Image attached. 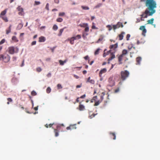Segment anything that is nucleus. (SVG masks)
<instances>
[{"label": "nucleus", "instance_id": "14", "mask_svg": "<svg viewBox=\"0 0 160 160\" xmlns=\"http://www.w3.org/2000/svg\"><path fill=\"white\" fill-rule=\"evenodd\" d=\"M66 41H69L70 43L71 44H73L74 43V40L72 38V37L70 38H68L66 40Z\"/></svg>", "mask_w": 160, "mask_h": 160}, {"label": "nucleus", "instance_id": "1", "mask_svg": "<svg viewBox=\"0 0 160 160\" xmlns=\"http://www.w3.org/2000/svg\"><path fill=\"white\" fill-rule=\"evenodd\" d=\"M146 6L147 8L144 12L140 16L141 21L144 20L143 18H147L148 16H152L155 13V8H157V3L155 1L153 0H147L146 3Z\"/></svg>", "mask_w": 160, "mask_h": 160}, {"label": "nucleus", "instance_id": "43", "mask_svg": "<svg viewBox=\"0 0 160 160\" xmlns=\"http://www.w3.org/2000/svg\"><path fill=\"white\" fill-rule=\"evenodd\" d=\"M130 36H131V35L130 34H127L126 38V39L127 41H128L129 40V38L130 37Z\"/></svg>", "mask_w": 160, "mask_h": 160}, {"label": "nucleus", "instance_id": "60", "mask_svg": "<svg viewBox=\"0 0 160 160\" xmlns=\"http://www.w3.org/2000/svg\"><path fill=\"white\" fill-rule=\"evenodd\" d=\"M54 1L55 3L57 4L59 3V0H54Z\"/></svg>", "mask_w": 160, "mask_h": 160}, {"label": "nucleus", "instance_id": "15", "mask_svg": "<svg viewBox=\"0 0 160 160\" xmlns=\"http://www.w3.org/2000/svg\"><path fill=\"white\" fill-rule=\"evenodd\" d=\"M45 40V38L43 36H41L39 38V42H43Z\"/></svg>", "mask_w": 160, "mask_h": 160}, {"label": "nucleus", "instance_id": "22", "mask_svg": "<svg viewBox=\"0 0 160 160\" xmlns=\"http://www.w3.org/2000/svg\"><path fill=\"white\" fill-rule=\"evenodd\" d=\"M0 18H2L5 22H7L8 21V19L6 16L0 17Z\"/></svg>", "mask_w": 160, "mask_h": 160}, {"label": "nucleus", "instance_id": "62", "mask_svg": "<svg viewBox=\"0 0 160 160\" xmlns=\"http://www.w3.org/2000/svg\"><path fill=\"white\" fill-rule=\"evenodd\" d=\"M141 21V18L140 19L137 18V21H136V22H137V23L139 22H140Z\"/></svg>", "mask_w": 160, "mask_h": 160}, {"label": "nucleus", "instance_id": "32", "mask_svg": "<svg viewBox=\"0 0 160 160\" xmlns=\"http://www.w3.org/2000/svg\"><path fill=\"white\" fill-rule=\"evenodd\" d=\"M101 102V101H100V100H98L97 101H96L95 102L94 106H98Z\"/></svg>", "mask_w": 160, "mask_h": 160}, {"label": "nucleus", "instance_id": "38", "mask_svg": "<svg viewBox=\"0 0 160 160\" xmlns=\"http://www.w3.org/2000/svg\"><path fill=\"white\" fill-rule=\"evenodd\" d=\"M51 91V88L48 87L46 89V92L47 93H49Z\"/></svg>", "mask_w": 160, "mask_h": 160}, {"label": "nucleus", "instance_id": "55", "mask_svg": "<svg viewBox=\"0 0 160 160\" xmlns=\"http://www.w3.org/2000/svg\"><path fill=\"white\" fill-rule=\"evenodd\" d=\"M78 39H79L81 38V36L80 35H78L76 36Z\"/></svg>", "mask_w": 160, "mask_h": 160}, {"label": "nucleus", "instance_id": "48", "mask_svg": "<svg viewBox=\"0 0 160 160\" xmlns=\"http://www.w3.org/2000/svg\"><path fill=\"white\" fill-rule=\"evenodd\" d=\"M36 94V92L35 91H33L31 92V94L33 96H35Z\"/></svg>", "mask_w": 160, "mask_h": 160}, {"label": "nucleus", "instance_id": "13", "mask_svg": "<svg viewBox=\"0 0 160 160\" xmlns=\"http://www.w3.org/2000/svg\"><path fill=\"white\" fill-rule=\"evenodd\" d=\"M7 10L8 9H5L4 10L1 12L0 14V17L5 16L7 13Z\"/></svg>", "mask_w": 160, "mask_h": 160}, {"label": "nucleus", "instance_id": "25", "mask_svg": "<svg viewBox=\"0 0 160 160\" xmlns=\"http://www.w3.org/2000/svg\"><path fill=\"white\" fill-rule=\"evenodd\" d=\"M54 132L55 133V136L56 137L58 136L59 135L58 131L57 129H54Z\"/></svg>", "mask_w": 160, "mask_h": 160}, {"label": "nucleus", "instance_id": "28", "mask_svg": "<svg viewBox=\"0 0 160 160\" xmlns=\"http://www.w3.org/2000/svg\"><path fill=\"white\" fill-rule=\"evenodd\" d=\"M145 41L144 40H143L142 41H140L139 40H138L137 42V45H139L140 44H144L145 42Z\"/></svg>", "mask_w": 160, "mask_h": 160}, {"label": "nucleus", "instance_id": "16", "mask_svg": "<svg viewBox=\"0 0 160 160\" xmlns=\"http://www.w3.org/2000/svg\"><path fill=\"white\" fill-rule=\"evenodd\" d=\"M107 71V69L105 68H103V69L101 70L99 72V76L101 77V75L103 73H105Z\"/></svg>", "mask_w": 160, "mask_h": 160}, {"label": "nucleus", "instance_id": "10", "mask_svg": "<svg viewBox=\"0 0 160 160\" xmlns=\"http://www.w3.org/2000/svg\"><path fill=\"white\" fill-rule=\"evenodd\" d=\"M76 124L73 125H70L69 126L67 127L66 129L67 130H73L76 128Z\"/></svg>", "mask_w": 160, "mask_h": 160}, {"label": "nucleus", "instance_id": "58", "mask_svg": "<svg viewBox=\"0 0 160 160\" xmlns=\"http://www.w3.org/2000/svg\"><path fill=\"white\" fill-rule=\"evenodd\" d=\"M36 41H33L31 43L32 45H33L36 44Z\"/></svg>", "mask_w": 160, "mask_h": 160}, {"label": "nucleus", "instance_id": "7", "mask_svg": "<svg viewBox=\"0 0 160 160\" xmlns=\"http://www.w3.org/2000/svg\"><path fill=\"white\" fill-rule=\"evenodd\" d=\"M17 9L19 12L18 14L19 15L22 16L24 15L23 9L22 8L19 6L17 8Z\"/></svg>", "mask_w": 160, "mask_h": 160}, {"label": "nucleus", "instance_id": "51", "mask_svg": "<svg viewBox=\"0 0 160 160\" xmlns=\"http://www.w3.org/2000/svg\"><path fill=\"white\" fill-rule=\"evenodd\" d=\"M17 59V58L15 56H13L12 58V60L13 61H15Z\"/></svg>", "mask_w": 160, "mask_h": 160}, {"label": "nucleus", "instance_id": "53", "mask_svg": "<svg viewBox=\"0 0 160 160\" xmlns=\"http://www.w3.org/2000/svg\"><path fill=\"white\" fill-rule=\"evenodd\" d=\"M11 30H9V29L8 30H6V34H8L9 33L11 32Z\"/></svg>", "mask_w": 160, "mask_h": 160}, {"label": "nucleus", "instance_id": "27", "mask_svg": "<svg viewBox=\"0 0 160 160\" xmlns=\"http://www.w3.org/2000/svg\"><path fill=\"white\" fill-rule=\"evenodd\" d=\"M88 24L87 23H83V24H81L79 25V26L81 27L85 28L86 26H88Z\"/></svg>", "mask_w": 160, "mask_h": 160}, {"label": "nucleus", "instance_id": "18", "mask_svg": "<svg viewBox=\"0 0 160 160\" xmlns=\"http://www.w3.org/2000/svg\"><path fill=\"white\" fill-rule=\"evenodd\" d=\"M112 53L111 54V56L108 59V61H109L111 60H112L114 58H115V55L113 53H112V52H111Z\"/></svg>", "mask_w": 160, "mask_h": 160}, {"label": "nucleus", "instance_id": "37", "mask_svg": "<svg viewBox=\"0 0 160 160\" xmlns=\"http://www.w3.org/2000/svg\"><path fill=\"white\" fill-rule=\"evenodd\" d=\"M97 114V113L96 114L92 113V115H90L89 113V118H92L93 117H94Z\"/></svg>", "mask_w": 160, "mask_h": 160}, {"label": "nucleus", "instance_id": "4", "mask_svg": "<svg viewBox=\"0 0 160 160\" xmlns=\"http://www.w3.org/2000/svg\"><path fill=\"white\" fill-rule=\"evenodd\" d=\"M129 73L127 70L122 71L121 72V78L122 81L125 80L128 76Z\"/></svg>", "mask_w": 160, "mask_h": 160}, {"label": "nucleus", "instance_id": "59", "mask_svg": "<svg viewBox=\"0 0 160 160\" xmlns=\"http://www.w3.org/2000/svg\"><path fill=\"white\" fill-rule=\"evenodd\" d=\"M91 78L90 77H89L87 79L86 82H90V81L91 80Z\"/></svg>", "mask_w": 160, "mask_h": 160}, {"label": "nucleus", "instance_id": "17", "mask_svg": "<svg viewBox=\"0 0 160 160\" xmlns=\"http://www.w3.org/2000/svg\"><path fill=\"white\" fill-rule=\"evenodd\" d=\"M112 53L111 54V56L108 59V61H109L111 60H112L114 58H115V55L113 53H112V52H111Z\"/></svg>", "mask_w": 160, "mask_h": 160}, {"label": "nucleus", "instance_id": "42", "mask_svg": "<svg viewBox=\"0 0 160 160\" xmlns=\"http://www.w3.org/2000/svg\"><path fill=\"white\" fill-rule=\"evenodd\" d=\"M89 27L88 25L85 28V31L86 32H88L89 31Z\"/></svg>", "mask_w": 160, "mask_h": 160}, {"label": "nucleus", "instance_id": "57", "mask_svg": "<svg viewBox=\"0 0 160 160\" xmlns=\"http://www.w3.org/2000/svg\"><path fill=\"white\" fill-rule=\"evenodd\" d=\"M7 100L9 102H12V100L11 98H7Z\"/></svg>", "mask_w": 160, "mask_h": 160}, {"label": "nucleus", "instance_id": "46", "mask_svg": "<svg viewBox=\"0 0 160 160\" xmlns=\"http://www.w3.org/2000/svg\"><path fill=\"white\" fill-rule=\"evenodd\" d=\"M65 15V13L64 12H60L59 14V16H62Z\"/></svg>", "mask_w": 160, "mask_h": 160}, {"label": "nucleus", "instance_id": "63", "mask_svg": "<svg viewBox=\"0 0 160 160\" xmlns=\"http://www.w3.org/2000/svg\"><path fill=\"white\" fill-rule=\"evenodd\" d=\"M47 77L48 78L50 77L51 76V74L50 73H49L47 75Z\"/></svg>", "mask_w": 160, "mask_h": 160}, {"label": "nucleus", "instance_id": "49", "mask_svg": "<svg viewBox=\"0 0 160 160\" xmlns=\"http://www.w3.org/2000/svg\"><path fill=\"white\" fill-rule=\"evenodd\" d=\"M89 82L92 84H94L95 83V81L93 79H91L90 81V82Z\"/></svg>", "mask_w": 160, "mask_h": 160}, {"label": "nucleus", "instance_id": "29", "mask_svg": "<svg viewBox=\"0 0 160 160\" xmlns=\"http://www.w3.org/2000/svg\"><path fill=\"white\" fill-rule=\"evenodd\" d=\"M106 27L107 28H108V30L109 31L111 30L113 28V27H112L111 25H107Z\"/></svg>", "mask_w": 160, "mask_h": 160}, {"label": "nucleus", "instance_id": "35", "mask_svg": "<svg viewBox=\"0 0 160 160\" xmlns=\"http://www.w3.org/2000/svg\"><path fill=\"white\" fill-rule=\"evenodd\" d=\"M62 21L63 19L61 18H58L56 19V21L58 22H61Z\"/></svg>", "mask_w": 160, "mask_h": 160}, {"label": "nucleus", "instance_id": "24", "mask_svg": "<svg viewBox=\"0 0 160 160\" xmlns=\"http://www.w3.org/2000/svg\"><path fill=\"white\" fill-rule=\"evenodd\" d=\"M67 60H65L64 61H62V60H59V62L60 63V64L61 65H63L64 63H66L67 62Z\"/></svg>", "mask_w": 160, "mask_h": 160}, {"label": "nucleus", "instance_id": "54", "mask_svg": "<svg viewBox=\"0 0 160 160\" xmlns=\"http://www.w3.org/2000/svg\"><path fill=\"white\" fill-rule=\"evenodd\" d=\"M35 4L36 5H38L40 4V2L39 1H35Z\"/></svg>", "mask_w": 160, "mask_h": 160}, {"label": "nucleus", "instance_id": "44", "mask_svg": "<svg viewBox=\"0 0 160 160\" xmlns=\"http://www.w3.org/2000/svg\"><path fill=\"white\" fill-rule=\"evenodd\" d=\"M42 69L40 67H38L36 69L37 71L38 72H40L41 71Z\"/></svg>", "mask_w": 160, "mask_h": 160}, {"label": "nucleus", "instance_id": "8", "mask_svg": "<svg viewBox=\"0 0 160 160\" xmlns=\"http://www.w3.org/2000/svg\"><path fill=\"white\" fill-rule=\"evenodd\" d=\"M139 29L142 31V35L145 36V33L147 32L145 26H142L140 27Z\"/></svg>", "mask_w": 160, "mask_h": 160}, {"label": "nucleus", "instance_id": "36", "mask_svg": "<svg viewBox=\"0 0 160 160\" xmlns=\"http://www.w3.org/2000/svg\"><path fill=\"white\" fill-rule=\"evenodd\" d=\"M100 49L99 48L97 49L94 52V54L95 55H98L99 54V50Z\"/></svg>", "mask_w": 160, "mask_h": 160}, {"label": "nucleus", "instance_id": "52", "mask_svg": "<svg viewBox=\"0 0 160 160\" xmlns=\"http://www.w3.org/2000/svg\"><path fill=\"white\" fill-rule=\"evenodd\" d=\"M45 8L46 9H47L48 10H49V4L48 3H47L46 6Z\"/></svg>", "mask_w": 160, "mask_h": 160}, {"label": "nucleus", "instance_id": "21", "mask_svg": "<svg viewBox=\"0 0 160 160\" xmlns=\"http://www.w3.org/2000/svg\"><path fill=\"white\" fill-rule=\"evenodd\" d=\"M123 56L122 55H120L118 58V61L119 62V64H121L122 63V58L123 57Z\"/></svg>", "mask_w": 160, "mask_h": 160}, {"label": "nucleus", "instance_id": "6", "mask_svg": "<svg viewBox=\"0 0 160 160\" xmlns=\"http://www.w3.org/2000/svg\"><path fill=\"white\" fill-rule=\"evenodd\" d=\"M113 29V30H115L116 29L119 28L121 27L122 28L123 27V25L122 22H118L116 25H112Z\"/></svg>", "mask_w": 160, "mask_h": 160}, {"label": "nucleus", "instance_id": "56", "mask_svg": "<svg viewBox=\"0 0 160 160\" xmlns=\"http://www.w3.org/2000/svg\"><path fill=\"white\" fill-rule=\"evenodd\" d=\"M84 58L86 60H88L89 59V57L88 55H87L84 57Z\"/></svg>", "mask_w": 160, "mask_h": 160}, {"label": "nucleus", "instance_id": "11", "mask_svg": "<svg viewBox=\"0 0 160 160\" xmlns=\"http://www.w3.org/2000/svg\"><path fill=\"white\" fill-rule=\"evenodd\" d=\"M79 104L78 107L77 108L80 111H83L85 109L84 106L83 105L81 104V102H80Z\"/></svg>", "mask_w": 160, "mask_h": 160}, {"label": "nucleus", "instance_id": "39", "mask_svg": "<svg viewBox=\"0 0 160 160\" xmlns=\"http://www.w3.org/2000/svg\"><path fill=\"white\" fill-rule=\"evenodd\" d=\"M17 81V79L16 78H13L12 80H11V82L14 83V84H15V81Z\"/></svg>", "mask_w": 160, "mask_h": 160}, {"label": "nucleus", "instance_id": "64", "mask_svg": "<svg viewBox=\"0 0 160 160\" xmlns=\"http://www.w3.org/2000/svg\"><path fill=\"white\" fill-rule=\"evenodd\" d=\"M56 47H54L52 48H51V49L52 50V52H54V50L55 48Z\"/></svg>", "mask_w": 160, "mask_h": 160}, {"label": "nucleus", "instance_id": "19", "mask_svg": "<svg viewBox=\"0 0 160 160\" xmlns=\"http://www.w3.org/2000/svg\"><path fill=\"white\" fill-rule=\"evenodd\" d=\"M154 21V18H152L150 20H149L147 21V24H150L152 25H153V22Z\"/></svg>", "mask_w": 160, "mask_h": 160}, {"label": "nucleus", "instance_id": "2", "mask_svg": "<svg viewBox=\"0 0 160 160\" xmlns=\"http://www.w3.org/2000/svg\"><path fill=\"white\" fill-rule=\"evenodd\" d=\"M10 56L6 54H2L0 55V61H2L4 62H8L10 60Z\"/></svg>", "mask_w": 160, "mask_h": 160}, {"label": "nucleus", "instance_id": "5", "mask_svg": "<svg viewBox=\"0 0 160 160\" xmlns=\"http://www.w3.org/2000/svg\"><path fill=\"white\" fill-rule=\"evenodd\" d=\"M118 47L117 43L111 45L109 46V48L110 50L109 51V52H111L112 50H114V52H112V53H115L117 51V49Z\"/></svg>", "mask_w": 160, "mask_h": 160}, {"label": "nucleus", "instance_id": "40", "mask_svg": "<svg viewBox=\"0 0 160 160\" xmlns=\"http://www.w3.org/2000/svg\"><path fill=\"white\" fill-rule=\"evenodd\" d=\"M57 87L58 89H61L62 88L61 85L60 84H58L57 85Z\"/></svg>", "mask_w": 160, "mask_h": 160}, {"label": "nucleus", "instance_id": "61", "mask_svg": "<svg viewBox=\"0 0 160 160\" xmlns=\"http://www.w3.org/2000/svg\"><path fill=\"white\" fill-rule=\"evenodd\" d=\"M86 97V95L85 94H84L83 95L81 96L80 97V98H84L85 97Z\"/></svg>", "mask_w": 160, "mask_h": 160}, {"label": "nucleus", "instance_id": "34", "mask_svg": "<svg viewBox=\"0 0 160 160\" xmlns=\"http://www.w3.org/2000/svg\"><path fill=\"white\" fill-rule=\"evenodd\" d=\"M52 28L54 30H57L58 29V27L56 25L54 24Z\"/></svg>", "mask_w": 160, "mask_h": 160}, {"label": "nucleus", "instance_id": "26", "mask_svg": "<svg viewBox=\"0 0 160 160\" xmlns=\"http://www.w3.org/2000/svg\"><path fill=\"white\" fill-rule=\"evenodd\" d=\"M12 41H14L15 42H18V40L17 39L16 37L15 36H13L12 38Z\"/></svg>", "mask_w": 160, "mask_h": 160}, {"label": "nucleus", "instance_id": "3", "mask_svg": "<svg viewBox=\"0 0 160 160\" xmlns=\"http://www.w3.org/2000/svg\"><path fill=\"white\" fill-rule=\"evenodd\" d=\"M7 50L9 54H13L15 53H17L18 52L19 49L17 47L10 46L8 48Z\"/></svg>", "mask_w": 160, "mask_h": 160}, {"label": "nucleus", "instance_id": "50", "mask_svg": "<svg viewBox=\"0 0 160 160\" xmlns=\"http://www.w3.org/2000/svg\"><path fill=\"white\" fill-rule=\"evenodd\" d=\"M133 47V45L132 44H131V45H130L128 47V49L129 50H130Z\"/></svg>", "mask_w": 160, "mask_h": 160}, {"label": "nucleus", "instance_id": "20", "mask_svg": "<svg viewBox=\"0 0 160 160\" xmlns=\"http://www.w3.org/2000/svg\"><path fill=\"white\" fill-rule=\"evenodd\" d=\"M142 58L140 57H138L136 58V61L137 62V64H139L141 61Z\"/></svg>", "mask_w": 160, "mask_h": 160}, {"label": "nucleus", "instance_id": "12", "mask_svg": "<svg viewBox=\"0 0 160 160\" xmlns=\"http://www.w3.org/2000/svg\"><path fill=\"white\" fill-rule=\"evenodd\" d=\"M125 34V32H122L121 33L118 35L119 40H122L123 39L124 37L123 35Z\"/></svg>", "mask_w": 160, "mask_h": 160}, {"label": "nucleus", "instance_id": "30", "mask_svg": "<svg viewBox=\"0 0 160 160\" xmlns=\"http://www.w3.org/2000/svg\"><path fill=\"white\" fill-rule=\"evenodd\" d=\"M127 50L126 49H124L122 51V53L121 55L123 56L124 55L127 54Z\"/></svg>", "mask_w": 160, "mask_h": 160}, {"label": "nucleus", "instance_id": "23", "mask_svg": "<svg viewBox=\"0 0 160 160\" xmlns=\"http://www.w3.org/2000/svg\"><path fill=\"white\" fill-rule=\"evenodd\" d=\"M110 134H111V138L113 137V138L114 140L116 139V136L115 133H114L110 132Z\"/></svg>", "mask_w": 160, "mask_h": 160}, {"label": "nucleus", "instance_id": "9", "mask_svg": "<svg viewBox=\"0 0 160 160\" xmlns=\"http://www.w3.org/2000/svg\"><path fill=\"white\" fill-rule=\"evenodd\" d=\"M113 77L112 76L110 77L108 79V82L110 83L111 86H113L115 85V82L113 80Z\"/></svg>", "mask_w": 160, "mask_h": 160}, {"label": "nucleus", "instance_id": "47", "mask_svg": "<svg viewBox=\"0 0 160 160\" xmlns=\"http://www.w3.org/2000/svg\"><path fill=\"white\" fill-rule=\"evenodd\" d=\"M103 37H101V38H100L98 39V41L97 42V43H99L101 41L103 40Z\"/></svg>", "mask_w": 160, "mask_h": 160}, {"label": "nucleus", "instance_id": "33", "mask_svg": "<svg viewBox=\"0 0 160 160\" xmlns=\"http://www.w3.org/2000/svg\"><path fill=\"white\" fill-rule=\"evenodd\" d=\"M63 30H64V28H62V29H60V30L59 31V33L58 34V35L59 36H60L61 35L62 32L63 31Z\"/></svg>", "mask_w": 160, "mask_h": 160}, {"label": "nucleus", "instance_id": "41", "mask_svg": "<svg viewBox=\"0 0 160 160\" xmlns=\"http://www.w3.org/2000/svg\"><path fill=\"white\" fill-rule=\"evenodd\" d=\"M102 4L101 3H99L96 6H95V8H98L100 7L102 5Z\"/></svg>", "mask_w": 160, "mask_h": 160}, {"label": "nucleus", "instance_id": "45", "mask_svg": "<svg viewBox=\"0 0 160 160\" xmlns=\"http://www.w3.org/2000/svg\"><path fill=\"white\" fill-rule=\"evenodd\" d=\"M6 40L5 39H3L0 42V45L4 43Z\"/></svg>", "mask_w": 160, "mask_h": 160}, {"label": "nucleus", "instance_id": "31", "mask_svg": "<svg viewBox=\"0 0 160 160\" xmlns=\"http://www.w3.org/2000/svg\"><path fill=\"white\" fill-rule=\"evenodd\" d=\"M81 8L84 10H89V8L88 7L85 6H82Z\"/></svg>", "mask_w": 160, "mask_h": 160}]
</instances>
